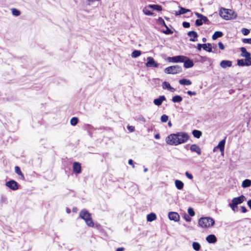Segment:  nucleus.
Masks as SVG:
<instances>
[{
	"label": "nucleus",
	"mask_w": 251,
	"mask_h": 251,
	"mask_svg": "<svg viewBox=\"0 0 251 251\" xmlns=\"http://www.w3.org/2000/svg\"><path fill=\"white\" fill-rule=\"evenodd\" d=\"M242 33L244 35H247L249 34L250 31L249 29L245 28H243L242 29Z\"/></svg>",
	"instance_id": "obj_42"
},
{
	"label": "nucleus",
	"mask_w": 251,
	"mask_h": 251,
	"mask_svg": "<svg viewBox=\"0 0 251 251\" xmlns=\"http://www.w3.org/2000/svg\"><path fill=\"white\" fill-rule=\"evenodd\" d=\"M185 56L177 55L173 57H169L167 60L169 62L173 63L183 62L185 61Z\"/></svg>",
	"instance_id": "obj_6"
},
{
	"label": "nucleus",
	"mask_w": 251,
	"mask_h": 251,
	"mask_svg": "<svg viewBox=\"0 0 251 251\" xmlns=\"http://www.w3.org/2000/svg\"><path fill=\"white\" fill-rule=\"evenodd\" d=\"M189 138V136L187 133L178 132L168 136L166 139V142L170 145L177 146L186 143Z\"/></svg>",
	"instance_id": "obj_1"
},
{
	"label": "nucleus",
	"mask_w": 251,
	"mask_h": 251,
	"mask_svg": "<svg viewBox=\"0 0 251 251\" xmlns=\"http://www.w3.org/2000/svg\"><path fill=\"white\" fill-rule=\"evenodd\" d=\"M149 7L157 11H160L162 10L161 6L157 4H150L149 5Z\"/></svg>",
	"instance_id": "obj_28"
},
{
	"label": "nucleus",
	"mask_w": 251,
	"mask_h": 251,
	"mask_svg": "<svg viewBox=\"0 0 251 251\" xmlns=\"http://www.w3.org/2000/svg\"><path fill=\"white\" fill-rule=\"evenodd\" d=\"M179 83L182 85H190L192 84V82L187 78H182L179 80Z\"/></svg>",
	"instance_id": "obj_23"
},
{
	"label": "nucleus",
	"mask_w": 251,
	"mask_h": 251,
	"mask_svg": "<svg viewBox=\"0 0 251 251\" xmlns=\"http://www.w3.org/2000/svg\"><path fill=\"white\" fill-rule=\"evenodd\" d=\"M241 208L242 212L246 213L247 211V208L245 206H242Z\"/></svg>",
	"instance_id": "obj_56"
},
{
	"label": "nucleus",
	"mask_w": 251,
	"mask_h": 251,
	"mask_svg": "<svg viewBox=\"0 0 251 251\" xmlns=\"http://www.w3.org/2000/svg\"><path fill=\"white\" fill-rule=\"evenodd\" d=\"M220 16L225 20H230L236 17V14L231 10L223 8L220 11Z\"/></svg>",
	"instance_id": "obj_4"
},
{
	"label": "nucleus",
	"mask_w": 251,
	"mask_h": 251,
	"mask_svg": "<svg viewBox=\"0 0 251 251\" xmlns=\"http://www.w3.org/2000/svg\"><path fill=\"white\" fill-rule=\"evenodd\" d=\"M251 185V180L246 179L243 181L242 183V187L243 188H247Z\"/></svg>",
	"instance_id": "obj_25"
},
{
	"label": "nucleus",
	"mask_w": 251,
	"mask_h": 251,
	"mask_svg": "<svg viewBox=\"0 0 251 251\" xmlns=\"http://www.w3.org/2000/svg\"><path fill=\"white\" fill-rule=\"evenodd\" d=\"M169 219L171 221H174L175 222L178 221L179 220V214L176 212H170L168 213Z\"/></svg>",
	"instance_id": "obj_11"
},
{
	"label": "nucleus",
	"mask_w": 251,
	"mask_h": 251,
	"mask_svg": "<svg viewBox=\"0 0 251 251\" xmlns=\"http://www.w3.org/2000/svg\"><path fill=\"white\" fill-rule=\"evenodd\" d=\"M79 217L83 219L89 226H94V224L91 217V214L86 209H84L80 212Z\"/></svg>",
	"instance_id": "obj_2"
},
{
	"label": "nucleus",
	"mask_w": 251,
	"mask_h": 251,
	"mask_svg": "<svg viewBox=\"0 0 251 251\" xmlns=\"http://www.w3.org/2000/svg\"><path fill=\"white\" fill-rule=\"evenodd\" d=\"M147 221L149 222H152L156 219V216L155 213H151L147 215Z\"/></svg>",
	"instance_id": "obj_26"
},
{
	"label": "nucleus",
	"mask_w": 251,
	"mask_h": 251,
	"mask_svg": "<svg viewBox=\"0 0 251 251\" xmlns=\"http://www.w3.org/2000/svg\"><path fill=\"white\" fill-rule=\"evenodd\" d=\"M175 186L178 190H182L184 187V183L181 180L176 179L175 181Z\"/></svg>",
	"instance_id": "obj_22"
},
{
	"label": "nucleus",
	"mask_w": 251,
	"mask_h": 251,
	"mask_svg": "<svg viewBox=\"0 0 251 251\" xmlns=\"http://www.w3.org/2000/svg\"><path fill=\"white\" fill-rule=\"evenodd\" d=\"M207 242L210 244H214L217 241L216 236L214 234H210L206 238Z\"/></svg>",
	"instance_id": "obj_17"
},
{
	"label": "nucleus",
	"mask_w": 251,
	"mask_h": 251,
	"mask_svg": "<svg viewBox=\"0 0 251 251\" xmlns=\"http://www.w3.org/2000/svg\"><path fill=\"white\" fill-rule=\"evenodd\" d=\"M206 44H209V46L206 45V50H206L209 52H212V49L211 44L210 43H207Z\"/></svg>",
	"instance_id": "obj_44"
},
{
	"label": "nucleus",
	"mask_w": 251,
	"mask_h": 251,
	"mask_svg": "<svg viewBox=\"0 0 251 251\" xmlns=\"http://www.w3.org/2000/svg\"><path fill=\"white\" fill-rule=\"evenodd\" d=\"M165 100H166L165 97L164 96H160L158 98L154 100L153 103L157 106H160Z\"/></svg>",
	"instance_id": "obj_16"
},
{
	"label": "nucleus",
	"mask_w": 251,
	"mask_h": 251,
	"mask_svg": "<svg viewBox=\"0 0 251 251\" xmlns=\"http://www.w3.org/2000/svg\"><path fill=\"white\" fill-rule=\"evenodd\" d=\"M247 204L250 208L251 209V200H250L247 202Z\"/></svg>",
	"instance_id": "obj_59"
},
{
	"label": "nucleus",
	"mask_w": 251,
	"mask_h": 251,
	"mask_svg": "<svg viewBox=\"0 0 251 251\" xmlns=\"http://www.w3.org/2000/svg\"><path fill=\"white\" fill-rule=\"evenodd\" d=\"M184 218L185 219V220L187 221V222H190L192 220L191 218H190L188 215H185L184 216Z\"/></svg>",
	"instance_id": "obj_53"
},
{
	"label": "nucleus",
	"mask_w": 251,
	"mask_h": 251,
	"mask_svg": "<svg viewBox=\"0 0 251 251\" xmlns=\"http://www.w3.org/2000/svg\"><path fill=\"white\" fill-rule=\"evenodd\" d=\"M168 90L172 92H174L175 91V89L171 86Z\"/></svg>",
	"instance_id": "obj_60"
},
{
	"label": "nucleus",
	"mask_w": 251,
	"mask_h": 251,
	"mask_svg": "<svg viewBox=\"0 0 251 251\" xmlns=\"http://www.w3.org/2000/svg\"><path fill=\"white\" fill-rule=\"evenodd\" d=\"M143 11L144 13L146 15L151 16L153 14L152 12L150 10H149L147 8H144L143 9Z\"/></svg>",
	"instance_id": "obj_37"
},
{
	"label": "nucleus",
	"mask_w": 251,
	"mask_h": 251,
	"mask_svg": "<svg viewBox=\"0 0 251 251\" xmlns=\"http://www.w3.org/2000/svg\"><path fill=\"white\" fill-rule=\"evenodd\" d=\"M228 205L234 212H235L236 211L237 206L233 204V203H232V202L230 203Z\"/></svg>",
	"instance_id": "obj_45"
},
{
	"label": "nucleus",
	"mask_w": 251,
	"mask_h": 251,
	"mask_svg": "<svg viewBox=\"0 0 251 251\" xmlns=\"http://www.w3.org/2000/svg\"><path fill=\"white\" fill-rule=\"evenodd\" d=\"M202 41L203 42H205L206 41V39L205 38H203L202 39Z\"/></svg>",
	"instance_id": "obj_64"
},
{
	"label": "nucleus",
	"mask_w": 251,
	"mask_h": 251,
	"mask_svg": "<svg viewBox=\"0 0 251 251\" xmlns=\"http://www.w3.org/2000/svg\"><path fill=\"white\" fill-rule=\"evenodd\" d=\"M206 45L209 46V44H198L197 49L199 50H201L202 48H203V50H206Z\"/></svg>",
	"instance_id": "obj_35"
},
{
	"label": "nucleus",
	"mask_w": 251,
	"mask_h": 251,
	"mask_svg": "<svg viewBox=\"0 0 251 251\" xmlns=\"http://www.w3.org/2000/svg\"><path fill=\"white\" fill-rule=\"evenodd\" d=\"M242 42L245 44H251V38L243 39Z\"/></svg>",
	"instance_id": "obj_46"
},
{
	"label": "nucleus",
	"mask_w": 251,
	"mask_h": 251,
	"mask_svg": "<svg viewBox=\"0 0 251 251\" xmlns=\"http://www.w3.org/2000/svg\"><path fill=\"white\" fill-rule=\"evenodd\" d=\"M124 250V248H119L116 250V251H123Z\"/></svg>",
	"instance_id": "obj_62"
},
{
	"label": "nucleus",
	"mask_w": 251,
	"mask_h": 251,
	"mask_svg": "<svg viewBox=\"0 0 251 251\" xmlns=\"http://www.w3.org/2000/svg\"><path fill=\"white\" fill-rule=\"evenodd\" d=\"M199 225L202 228H208L211 227L215 224L213 219L210 217H201L199 220Z\"/></svg>",
	"instance_id": "obj_3"
},
{
	"label": "nucleus",
	"mask_w": 251,
	"mask_h": 251,
	"mask_svg": "<svg viewBox=\"0 0 251 251\" xmlns=\"http://www.w3.org/2000/svg\"><path fill=\"white\" fill-rule=\"evenodd\" d=\"M220 66L223 68H226V67H230L232 66V61L229 60H222L220 62Z\"/></svg>",
	"instance_id": "obj_18"
},
{
	"label": "nucleus",
	"mask_w": 251,
	"mask_h": 251,
	"mask_svg": "<svg viewBox=\"0 0 251 251\" xmlns=\"http://www.w3.org/2000/svg\"><path fill=\"white\" fill-rule=\"evenodd\" d=\"M73 171L75 174H80L81 172V165L79 162H75L73 165Z\"/></svg>",
	"instance_id": "obj_12"
},
{
	"label": "nucleus",
	"mask_w": 251,
	"mask_h": 251,
	"mask_svg": "<svg viewBox=\"0 0 251 251\" xmlns=\"http://www.w3.org/2000/svg\"><path fill=\"white\" fill-rule=\"evenodd\" d=\"M5 185L13 191L19 189V184L14 180H10L6 182Z\"/></svg>",
	"instance_id": "obj_7"
},
{
	"label": "nucleus",
	"mask_w": 251,
	"mask_h": 251,
	"mask_svg": "<svg viewBox=\"0 0 251 251\" xmlns=\"http://www.w3.org/2000/svg\"><path fill=\"white\" fill-rule=\"evenodd\" d=\"M218 46L221 50H224L225 49V46L222 42H219Z\"/></svg>",
	"instance_id": "obj_55"
},
{
	"label": "nucleus",
	"mask_w": 251,
	"mask_h": 251,
	"mask_svg": "<svg viewBox=\"0 0 251 251\" xmlns=\"http://www.w3.org/2000/svg\"><path fill=\"white\" fill-rule=\"evenodd\" d=\"M188 213L189 216H190L191 217L195 216V212L194 209L192 207H189L188 209Z\"/></svg>",
	"instance_id": "obj_38"
},
{
	"label": "nucleus",
	"mask_w": 251,
	"mask_h": 251,
	"mask_svg": "<svg viewBox=\"0 0 251 251\" xmlns=\"http://www.w3.org/2000/svg\"><path fill=\"white\" fill-rule=\"evenodd\" d=\"M141 54V51L139 50H134L131 54V56L133 58H136Z\"/></svg>",
	"instance_id": "obj_31"
},
{
	"label": "nucleus",
	"mask_w": 251,
	"mask_h": 251,
	"mask_svg": "<svg viewBox=\"0 0 251 251\" xmlns=\"http://www.w3.org/2000/svg\"><path fill=\"white\" fill-rule=\"evenodd\" d=\"M127 129L131 132H133L135 130V127L132 126H127Z\"/></svg>",
	"instance_id": "obj_50"
},
{
	"label": "nucleus",
	"mask_w": 251,
	"mask_h": 251,
	"mask_svg": "<svg viewBox=\"0 0 251 251\" xmlns=\"http://www.w3.org/2000/svg\"><path fill=\"white\" fill-rule=\"evenodd\" d=\"M192 247L195 251H199L201 249V246L198 242H194L192 243Z\"/></svg>",
	"instance_id": "obj_30"
},
{
	"label": "nucleus",
	"mask_w": 251,
	"mask_h": 251,
	"mask_svg": "<svg viewBox=\"0 0 251 251\" xmlns=\"http://www.w3.org/2000/svg\"><path fill=\"white\" fill-rule=\"evenodd\" d=\"M179 10L178 12H176V15H180L186 13L187 12H190V10L179 6Z\"/></svg>",
	"instance_id": "obj_21"
},
{
	"label": "nucleus",
	"mask_w": 251,
	"mask_h": 251,
	"mask_svg": "<svg viewBox=\"0 0 251 251\" xmlns=\"http://www.w3.org/2000/svg\"><path fill=\"white\" fill-rule=\"evenodd\" d=\"M128 164L129 165H132L133 168H134V165L133 164V161L132 159H130L128 160Z\"/></svg>",
	"instance_id": "obj_58"
},
{
	"label": "nucleus",
	"mask_w": 251,
	"mask_h": 251,
	"mask_svg": "<svg viewBox=\"0 0 251 251\" xmlns=\"http://www.w3.org/2000/svg\"><path fill=\"white\" fill-rule=\"evenodd\" d=\"M240 50L241 51V56L245 57L246 61L251 62V53L247 51L245 47H242L240 48Z\"/></svg>",
	"instance_id": "obj_9"
},
{
	"label": "nucleus",
	"mask_w": 251,
	"mask_h": 251,
	"mask_svg": "<svg viewBox=\"0 0 251 251\" xmlns=\"http://www.w3.org/2000/svg\"><path fill=\"white\" fill-rule=\"evenodd\" d=\"M78 122V119L77 117H73L70 121V123L72 126H75Z\"/></svg>",
	"instance_id": "obj_34"
},
{
	"label": "nucleus",
	"mask_w": 251,
	"mask_h": 251,
	"mask_svg": "<svg viewBox=\"0 0 251 251\" xmlns=\"http://www.w3.org/2000/svg\"><path fill=\"white\" fill-rule=\"evenodd\" d=\"M158 22L161 25H162L164 26H166L167 25H166L165 21L162 18H159Z\"/></svg>",
	"instance_id": "obj_47"
},
{
	"label": "nucleus",
	"mask_w": 251,
	"mask_h": 251,
	"mask_svg": "<svg viewBox=\"0 0 251 251\" xmlns=\"http://www.w3.org/2000/svg\"><path fill=\"white\" fill-rule=\"evenodd\" d=\"M195 15H196V16L199 18V19H201V17H202L203 15H202L201 14H200L199 13H198V12H195Z\"/></svg>",
	"instance_id": "obj_57"
},
{
	"label": "nucleus",
	"mask_w": 251,
	"mask_h": 251,
	"mask_svg": "<svg viewBox=\"0 0 251 251\" xmlns=\"http://www.w3.org/2000/svg\"><path fill=\"white\" fill-rule=\"evenodd\" d=\"M11 11L12 15L15 16H19L21 14L20 11L16 8H12Z\"/></svg>",
	"instance_id": "obj_33"
},
{
	"label": "nucleus",
	"mask_w": 251,
	"mask_h": 251,
	"mask_svg": "<svg viewBox=\"0 0 251 251\" xmlns=\"http://www.w3.org/2000/svg\"><path fill=\"white\" fill-rule=\"evenodd\" d=\"M203 24V22H202V20L201 19H197L196 20L195 22V25L197 26H200L201 25Z\"/></svg>",
	"instance_id": "obj_43"
},
{
	"label": "nucleus",
	"mask_w": 251,
	"mask_h": 251,
	"mask_svg": "<svg viewBox=\"0 0 251 251\" xmlns=\"http://www.w3.org/2000/svg\"><path fill=\"white\" fill-rule=\"evenodd\" d=\"M192 134L195 137L200 138L202 135V132L200 130L195 129L192 131Z\"/></svg>",
	"instance_id": "obj_29"
},
{
	"label": "nucleus",
	"mask_w": 251,
	"mask_h": 251,
	"mask_svg": "<svg viewBox=\"0 0 251 251\" xmlns=\"http://www.w3.org/2000/svg\"><path fill=\"white\" fill-rule=\"evenodd\" d=\"M201 19L202 20V22H203L204 23H206L207 22H209V20L208 19V18L204 15L202 16Z\"/></svg>",
	"instance_id": "obj_51"
},
{
	"label": "nucleus",
	"mask_w": 251,
	"mask_h": 251,
	"mask_svg": "<svg viewBox=\"0 0 251 251\" xmlns=\"http://www.w3.org/2000/svg\"><path fill=\"white\" fill-rule=\"evenodd\" d=\"M168 125L169 127H171L172 126V124L171 123V121H169L168 123Z\"/></svg>",
	"instance_id": "obj_63"
},
{
	"label": "nucleus",
	"mask_w": 251,
	"mask_h": 251,
	"mask_svg": "<svg viewBox=\"0 0 251 251\" xmlns=\"http://www.w3.org/2000/svg\"><path fill=\"white\" fill-rule=\"evenodd\" d=\"M154 138L156 139H159L160 138V135L159 134H156L154 135Z\"/></svg>",
	"instance_id": "obj_61"
},
{
	"label": "nucleus",
	"mask_w": 251,
	"mask_h": 251,
	"mask_svg": "<svg viewBox=\"0 0 251 251\" xmlns=\"http://www.w3.org/2000/svg\"><path fill=\"white\" fill-rule=\"evenodd\" d=\"M7 199L5 196H4L3 195L1 196L0 200V202L1 203H6L7 202Z\"/></svg>",
	"instance_id": "obj_41"
},
{
	"label": "nucleus",
	"mask_w": 251,
	"mask_h": 251,
	"mask_svg": "<svg viewBox=\"0 0 251 251\" xmlns=\"http://www.w3.org/2000/svg\"><path fill=\"white\" fill-rule=\"evenodd\" d=\"M182 25L184 28H188L190 26V24L188 22H183L182 23Z\"/></svg>",
	"instance_id": "obj_49"
},
{
	"label": "nucleus",
	"mask_w": 251,
	"mask_h": 251,
	"mask_svg": "<svg viewBox=\"0 0 251 251\" xmlns=\"http://www.w3.org/2000/svg\"><path fill=\"white\" fill-rule=\"evenodd\" d=\"M166 27V30L165 31H163V33L167 35L172 34L173 33V31L169 29V28L166 25V26H165Z\"/></svg>",
	"instance_id": "obj_40"
},
{
	"label": "nucleus",
	"mask_w": 251,
	"mask_h": 251,
	"mask_svg": "<svg viewBox=\"0 0 251 251\" xmlns=\"http://www.w3.org/2000/svg\"><path fill=\"white\" fill-rule=\"evenodd\" d=\"M184 62V67L185 68H190L194 66V63L192 60L186 56Z\"/></svg>",
	"instance_id": "obj_13"
},
{
	"label": "nucleus",
	"mask_w": 251,
	"mask_h": 251,
	"mask_svg": "<svg viewBox=\"0 0 251 251\" xmlns=\"http://www.w3.org/2000/svg\"><path fill=\"white\" fill-rule=\"evenodd\" d=\"M190 150L193 152H195L199 155L201 154V148L196 144H193L190 146Z\"/></svg>",
	"instance_id": "obj_19"
},
{
	"label": "nucleus",
	"mask_w": 251,
	"mask_h": 251,
	"mask_svg": "<svg viewBox=\"0 0 251 251\" xmlns=\"http://www.w3.org/2000/svg\"><path fill=\"white\" fill-rule=\"evenodd\" d=\"M171 86L170 83L167 81H164L162 83V88L164 89L168 90Z\"/></svg>",
	"instance_id": "obj_36"
},
{
	"label": "nucleus",
	"mask_w": 251,
	"mask_h": 251,
	"mask_svg": "<svg viewBox=\"0 0 251 251\" xmlns=\"http://www.w3.org/2000/svg\"><path fill=\"white\" fill-rule=\"evenodd\" d=\"M237 65L239 66H250L251 65V62L246 61L245 59H241L237 60Z\"/></svg>",
	"instance_id": "obj_15"
},
{
	"label": "nucleus",
	"mask_w": 251,
	"mask_h": 251,
	"mask_svg": "<svg viewBox=\"0 0 251 251\" xmlns=\"http://www.w3.org/2000/svg\"><path fill=\"white\" fill-rule=\"evenodd\" d=\"M226 143V138L221 140L216 147L220 150V151L223 152L225 149V146Z\"/></svg>",
	"instance_id": "obj_20"
},
{
	"label": "nucleus",
	"mask_w": 251,
	"mask_h": 251,
	"mask_svg": "<svg viewBox=\"0 0 251 251\" xmlns=\"http://www.w3.org/2000/svg\"><path fill=\"white\" fill-rule=\"evenodd\" d=\"M147 61L146 66L147 67L157 68L159 66V64L152 57H147Z\"/></svg>",
	"instance_id": "obj_8"
},
{
	"label": "nucleus",
	"mask_w": 251,
	"mask_h": 251,
	"mask_svg": "<svg viewBox=\"0 0 251 251\" xmlns=\"http://www.w3.org/2000/svg\"><path fill=\"white\" fill-rule=\"evenodd\" d=\"M223 33L222 31H217L214 32L212 35V38L213 40H216L217 38L222 37Z\"/></svg>",
	"instance_id": "obj_24"
},
{
	"label": "nucleus",
	"mask_w": 251,
	"mask_h": 251,
	"mask_svg": "<svg viewBox=\"0 0 251 251\" xmlns=\"http://www.w3.org/2000/svg\"><path fill=\"white\" fill-rule=\"evenodd\" d=\"M168 118L169 117L167 115L164 114L162 116H161V119H160L162 123H165L168 120Z\"/></svg>",
	"instance_id": "obj_39"
},
{
	"label": "nucleus",
	"mask_w": 251,
	"mask_h": 251,
	"mask_svg": "<svg viewBox=\"0 0 251 251\" xmlns=\"http://www.w3.org/2000/svg\"><path fill=\"white\" fill-rule=\"evenodd\" d=\"M185 174L186 177L189 179H192L193 178V175L189 173L188 172H186Z\"/></svg>",
	"instance_id": "obj_48"
},
{
	"label": "nucleus",
	"mask_w": 251,
	"mask_h": 251,
	"mask_svg": "<svg viewBox=\"0 0 251 251\" xmlns=\"http://www.w3.org/2000/svg\"><path fill=\"white\" fill-rule=\"evenodd\" d=\"M187 93L188 95H189L190 96H195L196 95V92L191 91H188L187 92Z\"/></svg>",
	"instance_id": "obj_54"
},
{
	"label": "nucleus",
	"mask_w": 251,
	"mask_h": 251,
	"mask_svg": "<svg viewBox=\"0 0 251 251\" xmlns=\"http://www.w3.org/2000/svg\"><path fill=\"white\" fill-rule=\"evenodd\" d=\"M182 68L179 65L169 66L165 69L164 72L168 74H176L181 72Z\"/></svg>",
	"instance_id": "obj_5"
},
{
	"label": "nucleus",
	"mask_w": 251,
	"mask_h": 251,
	"mask_svg": "<svg viewBox=\"0 0 251 251\" xmlns=\"http://www.w3.org/2000/svg\"><path fill=\"white\" fill-rule=\"evenodd\" d=\"M138 120L140 121L143 122V123H145L146 122L145 118L143 116H140Z\"/></svg>",
	"instance_id": "obj_52"
},
{
	"label": "nucleus",
	"mask_w": 251,
	"mask_h": 251,
	"mask_svg": "<svg viewBox=\"0 0 251 251\" xmlns=\"http://www.w3.org/2000/svg\"><path fill=\"white\" fill-rule=\"evenodd\" d=\"M188 36L190 37V41L192 42H195L197 41V38L198 37V33L195 31H190L187 33Z\"/></svg>",
	"instance_id": "obj_14"
},
{
	"label": "nucleus",
	"mask_w": 251,
	"mask_h": 251,
	"mask_svg": "<svg viewBox=\"0 0 251 251\" xmlns=\"http://www.w3.org/2000/svg\"><path fill=\"white\" fill-rule=\"evenodd\" d=\"M246 198L244 195H241L238 197L234 198L232 201L231 202L233 203V204L237 206L238 204L242 203L245 201H246Z\"/></svg>",
	"instance_id": "obj_10"
},
{
	"label": "nucleus",
	"mask_w": 251,
	"mask_h": 251,
	"mask_svg": "<svg viewBox=\"0 0 251 251\" xmlns=\"http://www.w3.org/2000/svg\"><path fill=\"white\" fill-rule=\"evenodd\" d=\"M15 171L17 174L19 176H21L23 179L24 178V176L22 171H21L20 168L18 166H16L15 167Z\"/></svg>",
	"instance_id": "obj_32"
},
{
	"label": "nucleus",
	"mask_w": 251,
	"mask_h": 251,
	"mask_svg": "<svg viewBox=\"0 0 251 251\" xmlns=\"http://www.w3.org/2000/svg\"><path fill=\"white\" fill-rule=\"evenodd\" d=\"M172 100L173 102H180L182 100V98L179 95H176L172 98Z\"/></svg>",
	"instance_id": "obj_27"
}]
</instances>
